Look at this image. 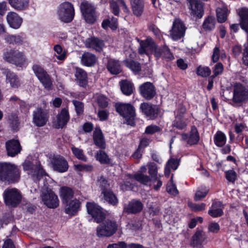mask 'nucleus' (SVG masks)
I'll return each mask as SVG.
<instances>
[{
    "mask_svg": "<svg viewBox=\"0 0 248 248\" xmlns=\"http://www.w3.org/2000/svg\"><path fill=\"white\" fill-rule=\"evenodd\" d=\"M21 170L18 167L9 162H0V181L8 185L19 182Z\"/></svg>",
    "mask_w": 248,
    "mask_h": 248,
    "instance_id": "f257e3e1",
    "label": "nucleus"
},
{
    "mask_svg": "<svg viewBox=\"0 0 248 248\" xmlns=\"http://www.w3.org/2000/svg\"><path fill=\"white\" fill-rule=\"evenodd\" d=\"M116 111L125 120L127 125L136 126V109L131 103L117 102L114 105Z\"/></svg>",
    "mask_w": 248,
    "mask_h": 248,
    "instance_id": "f03ea898",
    "label": "nucleus"
},
{
    "mask_svg": "<svg viewBox=\"0 0 248 248\" xmlns=\"http://www.w3.org/2000/svg\"><path fill=\"white\" fill-rule=\"evenodd\" d=\"M2 58L5 62L18 67H22L27 60L24 52L15 48L7 49L3 53Z\"/></svg>",
    "mask_w": 248,
    "mask_h": 248,
    "instance_id": "7ed1b4c3",
    "label": "nucleus"
},
{
    "mask_svg": "<svg viewBox=\"0 0 248 248\" xmlns=\"http://www.w3.org/2000/svg\"><path fill=\"white\" fill-rule=\"evenodd\" d=\"M3 198L5 205L10 208H16L21 203L22 195L16 188H7L3 192Z\"/></svg>",
    "mask_w": 248,
    "mask_h": 248,
    "instance_id": "20e7f679",
    "label": "nucleus"
},
{
    "mask_svg": "<svg viewBox=\"0 0 248 248\" xmlns=\"http://www.w3.org/2000/svg\"><path fill=\"white\" fill-rule=\"evenodd\" d=\"M248 99V89L241 83L236 82L233 87V96L232 102L229 103L232 106L241 105Z\"/></svg>",
    "mask_w": 248,
    "mask_h": 248,
    "instance_id": "39448f33",
    "label": "nucleus"
},
{
    "mask_svg": "<svg viewBox=\"0 0 248 248\" xmlns=\"http://www.w3.org/2000/svg\"><path fill=\"white\" fill-rule=\"evenodd\" d=\"M139 109L143 115L152 120L161 118L163 114L159 106L148 102L141 103L140 104Z\"/></svg>",
    "mask_w": 248,
    "mask_h": 248,
    "instance_id": "423d86ee",
    "label": "nucleus"
},
{
    "mask_svg": "<svg viewBox=\"0 0 248 248\" xmlns=\"http://www.w3.org/2000/svg\"><path fill=\"white\" fill-rule=\"evenodd\" d=\"M119 225L115 219H107L97 228V235L99 237H110L118 230Z\"/></svg>",
    "mask_w": 248,
    "mask_h": 248,
    "instance_id": "0eeeda50",
    "label": "nucleus"
},
{
    "mask_svg": "<svg viewBox=\"0 0 248 248\" xmlns=\"http://www.w3.org/2000/svg\"><path fill=\"white\" fill-rule=\"evenodd\" d=\"M58 12L60 20L64 23L71 22L75 16L74 7L70 2L66 1L61 4Z\"/></svg>",
    "mask_w": 248,
    "mask_h": 248,
    "instance_id": "6e6552de",
    "label": "nucleus"
},
{
    "mask_svg": "<svg viewBox=\"0 0 248 248\" xmlns=\"http://www.w3.org/2000/svg\"><path fill=\"white\" fill-rule=\"evenodd\" d=\"M32 70L44 88L48 90L51 89L52 81L47 72L42 67L38 64L33 65Z\"/></svg>",
    "mask_w": 248,
    "mask_h": 248,
    "instance_id": "1a4fd4ad",
    "label": "nucleus"
},
{
    "mask_svg": "<svg viewBox=\"0 0 248 248\" xmlns=\"http://www.w3.org/2000/svg\"><path fill=\"white\" fill-rule=\"evenodd\" d=\"M80 9L85 21L90 24H93L96 21L95 8L87 1H82Z\"/></svg>",
    "mask_w": 248,
    "mask_h": 248,
    "instance_id": "9d476101",
    "label": "nucleus"
},
{
    "mask_svg": "<svg viewBox=\"0 0 248 248\" xmlns=\"http://www.w3.org/2000/svg\"><path fill=\"white\" fill-rule=\"evenodd\" d=\"M86 207L88 214L97 223L102 222L106 218L103 208L94 202H87Z\"/></svg>",
    "mask_w": 248,
    "mask_h": 248,
    "instance_id": "9b49d317",
    "label": "nucleus"
},
{
    "mask_svg": "<svg viewBox=\"0 0 248 248\" xmlns=\"http://www.w3.org/2000/svg\"><path fill=\"white\" fill-rule=\"evenodd\" d=\"M49 118L48 111L41 107H38L33 111L32 122L37 127H43L46 125Z\"/></svg>",
    "mask_w": 248,
    "mask_h": 248,
    "instance_id": "f8f14e48",
    "label": "nucleus"
},
{
    "mask_svg": "<svg viewBox=\"0 0 248 248\" xmlns=\"http://www.w3.org/2000/svg\"><path fill=\"white\" fill-rule=\"evenodd\" d=\"M152 50L154 52V56L159 59L161 57L167 62L172 61L174 59L173 53L170 51V48L166 45L157 46L155 44L152 46Z\"/></svg>",
    "mask_w": 248,
    "mask_h": 248,
    "instance_id": "ddd939ff",
    "label": "nucleus"
},
{
    "mask_svg": "<svg viewBox=\"0 0 248 248\" xmlns=\"http://www.w3.org/2000/svg\"><path fill=\"white\" fill-rule=\"evenodd\" d=\"M144 204L140 200L133 199L123 207V212L127 215H137L143 209Z\"/></svg>",
    "mask_w": 248,
    "mask_h": 248,
    "instance_id": "4468645a",
    "label": "nucleus"
},
{
    "mask_svg": "<svg viewBox=\"0 0 248 248\" xmlns=\"http://www.w3.org/2000/svg\"><path fill=\"white\" fill-rule=\"evenodd\" d=\"M186 28L183 22L179 19L174 20L170 34L174 41H178L183 38L185 34Z\"/></svg>",
    "mask_w": 248,
    "mask_h": 248,
    "instance_id": "2eb2a0df",
    "label": "nucleus"
},
{
    "mask_svg": "<svg viewBox=\"0 0 248 248\" xmlns=\"http://www.w3.org/2000/svg\"><path fill=\"white\" fill-rule=\"evenodd\" d=\"M139 91L140 95L146 100H152L156 94L155 86L150 82H146L141 84Z\"/></svg>",
    "mask_w": 248,
    "mask_h": 248,
    "instance_id": "dca6fc26",
    "label": "nucleus"
},
{
    "mask_svg": "<svg viewBox=\"0 0 248 248\" xmlns=\"http://www.w3.org/2000/svg\"><path fill=\"white\" fill-rule=\"evenodd\" d=\"M51 164L53 170L60 173L66 172L69 168L67 161L61 155H54L51 159Z\"/></svg>",
    "mask_w": 248,
    "mask_h": 248,
    "instance_id": "f3484780",
    "label": "nucleus"
},
{
    "mask_svg": "<svg viewBox=\"0 0 248 248\" xmlns=\"http://www.w3.org/2000/svg\"><path fill=\"white\" fill-rule=\"evenodd\" d=\"M42 198L44 204L49 208H56L59 205L58 196L51 189H47Z\"/></svg>",
    "mask_w": 248,
    "mask_h": 248,
    "instance_id": "a211bd4d",
    "label": "nucleus"
},
{
    "mask_svg": "<svg viewBox=\"0 0 248 248\" xmlns=\"http://www.w3.org/2000/svg\"><path fill=\"white\" fill-rule=\"evenodd\" d=\"M5 148L7 155L12 157L19 154L22 150V147L19 140L14 139L6 141Z\"/></svg>",
    "mask_w": 248,
    "mask_h": 248,
    "instance_id": "6ab92c4d",
    "label": "nucleus"
},
{
    "mask_svg": "<svg viewBox=\"0 0 248 248\" xmlns=\"http://www.w3.org/2000/svg\"><path fill=\"white\" fill-rule=\"evenodd\" d=\"M86 47L94 50L96 52L101 53L105 46L103 40L97 37L92 36L86 39L85 42Z\"/></svg>",
    "mask_w": 248,
    "mask_h": 248,
    "instance_id": "aec40b11",
    "label": "nucleus"
},
{
    "mask_svg": "<svg viewBox=\"0 0 248 248\" xmlns=\"http://www.w3.org/2000/svg\"><path fill=\"white\" fill-rule=\"evenodd\" d=\"M181 136L182 139L186 140L187 143L190 146L197 144L200 140L199 133L195 125L191 126L189 133H184Z\"/></svg>",
    "mask_w": 248,
    "mask_h": 248,
    "instance_id": "412c9836",
    "label": "nucleus"
},
{
    "mask_svg": "<svg viewBox=\"0 0 248 248\" xmlns=\"http://www.w3.org/2000/svg\"><path fill=\"white\" fill-rule=\"evenodd\" d=\"M191 15L197 19L201 18L204 13L203 4L200 0H187Z\"/></svg>",
    "mask_w": 248,
    "mask_h": 248,
    "instance_id": "4be33fe9",
    "label": "nucleus"
},
{
    "mask_svg": "<svg viewBox=\"0 0 248 248\" xmlns=\"http://www.w3.org/2000/svg\"><path fill=\"white\" fill-rule=\"evenodd\" d=\"M206 238V234L203 231L197 228L195 232L191 237L190 246L193 248H203V243Z\"/></svg>",
    "mask_w": 248,
    "mask_h": 248,
    "instance_id": "5701e85b",
    "label": "nucleus"
},
{
    "mask_svg": "<svg viewBox=\"0 0 248 248\" xmlns=\"http://www.w3.org/2000/svg\"><path fill=\"white\" fill-rule=\"evenodd\" d=\"M225 205L222 202L214 200L213 201L211 206L208 211V215L213 218L218 217L224 214L223 209Z\"/></svg>",
    "mask_w": 248,
    "mask_h": 248,
    "instance_id": "b1692460",
    "label": "nucleus"
},
{
    "mask_svg": "<svg viewBox=\"0 0 248 248\" xmlns=\"http://www.w3.org/2000/svg\"><path fill=\"white\" fill-rule=\"evenodd\" d=\"M81 204V202L77 198H75L64 204V212L71 216H76L80 210Z\"/></svg>",
    "mask_w": 248,
    "mask_h": 248,
    "instance_id": "393cba45",
    "label": "nucleus"
},
{
    "mask_svg": "<svg viewBox=\"0 0 248 248\" xmlns=\"http://www.w3.org/2000/svg\"><path fill=\"white\" fill-rule=\"evenodd\" d=\"M74 75L76 78L75 80L78 85L86 88L88 83L87 73L84 69L77 67Z\"/></svg>",
    "mask_w": 248,
    "mask_h": 248,
    "instance_id": "a878e982",
    "label": "nucleus"
},
{
    "mask_svg": "<svg viewBox=\"0 0 248 248\" xmlns=\"http://www.w3.org/2000/svg\"><path fill=\"white\" fill-rule=\"evenodd\" d=\"M94 144L99 148L104 150L106 148V143L103 132L100 128L96 127L93 133Z\"/></svg>",
    "mask_w": 248,
    "mask_h": 248,
    "instance_id": "bb28decb",
    "label": "nucleus"
},
{
    "mask_svg": "<svg viewBox=\"0 0 248 248\" xmlns=\"http://www.w3.org/2000/svg\"><path fill=\"white\" fill-rule=\"evenodd\" d=\"M75 192L73 189L67 186H62L60 189V197L64 205L73 200Z\"/></svg>",
    "mask_w": 248,
    "mask_h": 248,
    "instance_id": "cd10ccee",
    "label": "nucleus"
},
{
    "mask_svg": "<svg viewBox=\"0 0 248 248\" xmlns=\"http://www.w3.org/2000/svg\"><path fill=\"white\" fill-rule=\"evenodd\" d=\"M6 19L10 27L17 29L19 28L22 23V19L17 14L14 12H10L8 13Z\"/></svg>",
    "mask_w": 248,
    "mask_h": 248,
    "instance_id": "c85d7f7f",
    "label": "nucleus"
},
{
    "mask_svg": "<svg viewBox=\"0 0 248 248\" xmlns=\"http://www.w3.org/2000/svg\"><path fill=\"white\" fill-rule=\"evenodd\" d=\"M70 119V115L68 109L62 108L60 113L57 116V128H62L65 126Z\"/></svg>",
    "mask_w": 248,
    "mask_h": 248,
    "instance_id": "c756f323",
    "label": "nucleus"
},
{
    "mask_svg": "<svg viewBox=\"0 0 248 248\" xmlns=\"http://www.w3.org/2000/svg\"><path fill=\"white\" fill-rule=\"evenodd\" d=\"M238 15L240 17V26L241 29L248 33V8H241L239 10Z\"/></svg>",
    "mask_w": 248,
    "mask_h": 248,
    "instance_id": "7c9ffc66",
    "label": "nucleus"
},
{
    "mask_svg": "<svg viewBox=\"0 0 248 248\" xmlns=\"http://www.w3.org/2000/svg\"><path fill=\"white\" fill-rule=\"evenodd\" d=\"M106 67L108 71L112 75H117L122 72L121 64L118 60L109 59Z\"/></svg>",
    "mask_w": 248,
    "mask_h": 248,
    "instance_id": "2f4dec72",
    "label": "nucleus"
},
{
    "mask_svg": "<svg viewBox=\"0 0 248 248\" xmlns=\"http://www.w3.org/2000/svg\"><path fill=\"white\" fill-rule=\"evenodd\" d=\"M97 62L96 56L90 52H84L81 57V62L82 64L88 67L94 66Z\"/></svg>",
    "mask_w": 248,
    "mask_h": 248,
    "instance_id": "473e14b6",
    "label": "nucleus"
},
{
    "mask_svg": "<svg viewBox=\"0 0 248 248\" xmlns=\"http://www.w3.org/2000/svg\"><path fill=\"white\" fill-rule=\"evenodd\" d=\"M131 4L133 14L137 17L141 16L144 6L143 0H131Z\"/></svg>",
    "mask_w": 248,
    "mask_h": 248,
    "instance_id": "72a5a7b5",
    "label": "nucleus"
},
{
    "mask_svg": "<svg viewBox=\"0 0 248 248\" xmlns=\"http://www.w3.org/2000/svg\"><path fill=\"white\" fill-rule=\"evenodd\" d=\"M123 93L126 96L131 95L133 93L134 84L127 79H123L119 82Z\"/></svg>",
    "mask_w": 248,
    "mask_h": 248,
    "instance_id": "f704fd0d",
    "label": "nucleus"
},
{
    "mask_svg": "<svg viewBox=\"0 0 248 248\" xmlns=\"http://www.w3.org/2000/svg\"><path fill=\"white\" fill-rule=\"evenodd\" d=\"M103 199L108 204L113 206H117L119 203V199L112 189L102 194Z\"/></svg>",
    "mask_w": 248,
    "mask_h": 248,
    "instance_id": "c9c22d12",
    "label": "nucleus"
},
{
    "mask_svg": "<svg viewBox=\"0 0 248 248\" xmlns=\"http://www.w3.org/2000/svg\"><path fill=\"white\" fill-rule=\"evenodd\" d=\"M12 7L17 11L25 10L29 5V0H8Z\"/></svg>",
    "mask_w": 248,
    "mask_h": 248,
    "instance_id": "e433bc0d",
    "label": "nucleus"
},
{
    "mask_svg": "<svg viewBox=\"0 0 248 248\" xmlns=\"http://www.w3.org/2000/svg\"><path fill=\"white\" fill-rule=\"evenodd\" d=\"M6 82L9 83L11 87L17 88L20 86V82L18 76L14 72L9 71L6 74Z\"/></svg>",
    "mask_w": 248,
    "mask_h": 248,
    "instance_id": "4c0bfd02",
    "label": "nucleus"
},
{
    "mask_svg": "<svg viewBox=\"0 0 248 248\" xmlns=\"http://www.w3.org/2000/svg\"><path fill=\"white\" fill-rule=\"evenodd\" d=\"M216 22L217 20L215 16H208L205 18L202 27L205 31H212L215 29Z\"/></svg>",
    "mask_w": 248,
    "mask_h": 248,
    "instance_id": "58836bf2",
    "label": "nucleus"
},
{
    "mask_svg": "<svg viewBox=\"0 0 248 248\" xmlns=\"http://www.w3.org/2000/svg\"><path fill=\"white\" fill-rule=\"evenodd\" d=\"M226 140L227 138L225 134L221 131H217L214 135V143L218 147L224 146L226 143Z\"/></svg>",
    "mask_w": 248,
    "mask_h": 248,
    "instance_id": "ea45409f",
    "label": "nucleus"
},
{
    "mask_svg": "<svg viewBox=\"0 0 248 248\" xmlns=\"http://www.w3.org/2000/svg\"><path fill=\"white\" fill-rule=\"evenodd\" d=\"M96 159L101 164L108 165L110 163L111 159L103 150H99L95 154Z\"/></svg>",
    "mask_w": 248,
    "mask_h": 248,
    "instance_id": "a19ab883",
    "label": "nucleus"
},
{
    "mask_svg": "<svg viewBox=\"0 0 248 248\" xmlns=\"http://www.w3.org/2000/svg\"><path fill=\"white\" fill-rule=\"evenodd\" d=\"M125 65L131 71L138 73L141 70V65L140 62L134 60L127 59L124 61Z\"/></svg>",
    "mask_w": 248,
    "mask_h": 248,
    "instance_id": "79ce46f5",
    "label": "nucleus"
},
{
    "mask_svg": "<svg viewBox=\"0 0 248 248\" xmlns=\"http://www.w3.org/2000/svg\"><path fill=\"white\" fill-rule=\"evenodd\" d=\"M97 182L102 194L104 193L105 192H108L112 189L110 187V184L108 180L104 176L102 175L98 178Z\"/></svg>",
    "mask_w": 248,
    "mask_h": 248,
    "instance_id": "37998d69",
    "label": "nucleus"
},
{
    "mask_svg": "<svg viewBox=\"0 0 248 248\" xmlns=\"http://www.w3.org/2000/svg\"><path fill=\"white\" fill-rule=\"evenodd\" d=\"M6 42L11 45H22L23 42V38L20 35H8L5 37Z\"/></svg>",
    "mask_w": 248,
    "mask_h": 248,
    "instance_id": "c03bdc74",
    "label": "nucleus"
},
{
    "mask_svg": "<svg viewBox=\"0 0 248 248\" xmlns=\"http://www.w3.org/2000/svg\"><path fill=\"white\" fill-rule=\"evenodd\" d=\"M74 169L77 172H91L93 170V167L90 164H84L79 163L74 165Z\"/></svg>",
    "mask_w": 248,
    "mask_h": 248,
    "instance_id": "a18cd8bd",
    "label": "nucleus"
},
{
    "mask_svg": "<svg viewBox=\"0 0 248 248\" xmlns=\"http://www.w3.org/2000/svg\"><path fill=\"white\" fill-rule=\"evenodd\" d=\"M196 73L199 76L202 78H207L211 76V70L208 66L199 65L196 68Z\"/></svg>",
    "mask_w": 248,
    "mask_h": 248,
    "instance_id": "49530a36",
    "label": "nucleus"
},
{
    "mask_svg": "<svg viewBox=\"0 0 248 248\" xmlns=\"http://www.w3.org/2000/svg\"><path fill=\"white\" fill-rule=\"evenodd\" d=\"M209 191V189L205 186L199 187L195 194L194 200L198 201L205 198L208 194Z\"/></svg>",
    "mask_w": 248,
    "mask_h": 248,
    "instance_id": "de8ad7c7",
    "label": "nucleus"
},
{
    "mask_svg": "<svg viewBox=\"0 0 248 248\" xmlns=\"http://www.w3.org/2000/svg\"><path fill=\"white\" fill-rule=\"evenodd\" d=\"M155 44L154 42L151 43V42L148 40H141L140 43V47L139 48V53L140 54H144L147 53L146 48L150 47L152 49V46Z\"/></svg>",
    "mask_w": 248,
    "mask_h": 248,
    "instance_id": "09e8293b",
    "label": "nucleus"
},
{
    "mask_svg": "<svg viewBox=\"0 0 248 248\" xmlns=\"http://www.w3.org/2000/svg\"><path fill=\"white\" fill-rule=\"evenodd\" d=\"M108 98L105 95L101 94L98 95L96 99V102L100 108L104 109L108 106Z\"/></svg>",
    "mask_w": 248,
    "mask_h": 248,
    "instance_id": "8fccbe9b",
    "label": "nucleus"
},
{
    "mask_svg": "<svg viewBox=\"0 0 248 248\" xmlns=\"http://www.w3.org/2000/svg\"><path fill=\"white\" fill-rule=\"evenodd\" d=\"M132 178L142 184H146L151 180L150 176L144 175L141 172H139L135 173Z\"/></svg>",
    "mask_w": 248,
    "mask_h": 248,
    "instance_id": "3c124183",
    "label": "nucleus"
},
{
    "mask_svg": "<svg viewBox=\"0 0 248 248\" xmlns=\"http://www.w3.org/2000/svg\"><path fill=\"white\" fill-rule=\"evenodd\" d=\"M71 150L72 153L78 159L84 162H86L87 161V157L84 154L82 150L76 147H73L71 148Z\"/></svg>",
    "mask_w": 248,
    "mask_h": 248,
    "instance_id": "603ef678",
    "label": "nucleus"
},
{
    "mask_svg": "<svg viewBox=\"0 0 248 248\" xmlns=\"http://www.w3.org/2000/svg\"><path fill=\"white\" fill-rule=\"evenodd\" d=\"M148 173L151 179L153 180H156L157 179V168L154 162H151L148 166Z\"/></svg>",
    "mask_w": 248,
    "mask_h": 248,
    "instance_id": "864d4df0",
    "label": "nucleus"
},
{
    "mask_svg": "<svg viewBox=\"0 0 248 248\" xmlns=\"http://www.w3.org/2000/svg\"><path fill=\"white\" fill-rule=\"evenodd\" d=\"M173 176L172 174L171 178L167 185V191L172 195H177L179 193V191L177 189L175 184L173 181Z\"/></svg>",
    "mask_w": 248,
    "mask_h": 248,
    "instance_id": "5fc2aeb1",
    "label": "nucleus"
},
{
    "mask_svg": "<svg viewBox=\"0 0 248 248\" xmlns=\"http://www.w3.org/2000/svg\"><path fill=\"white\" fill-rule=\"evenodd\" d=\"M35 168L36 169V170L35 171L34 175L36 176L38 181L40 180L43 178V177L47 175V173L43 168V167L41 164H39L38 165H36Z\"/></svg>",
    "mask_w": 248,
    "mask_h": 248,
    "instance_id": "6e6d98bb",
    "label": "nucleus"
},
{
    "mask_svg": "<svg viewBox=\"0 0 248 248\" xmlns=\"http://www.w3.org/2000/svg\"><path fill=\"white\" fill-rule=\"evenodd\" d=\"M54 50L58 54L56 56L57 59L60 61L64 60L66 57L65 51H63V49L62 46L60 45H56L54 46Z\"/></svg>",
    "mask_w": 248,
    "mask_h": 248,
    "instance_id": "4d7b16f0",
    "label": "nucleus"
},
{
    "mask_svg": "<svg viewBox=\"0 0 248 248\" xmlns=\"http://www.w3.org/2000/svg\"><path fill=\"white\" fill-rule=\"evenodd\" d=\"M225 178L229 182L234 183L237 178V174L233 170H230L225 172Z\"/></svg>",
    "mask_w": 248,
    "mask_h": 248,
    "instance_id": "13d9d810",
    "label": "nucleus"
},
{
    "mask_svg": "<svg viewBox=\"0 0 248 248\" xmlns=\"http://www.w3.org/2000/svg\"><path fill=\"white\" fill-rule=\"evenodd\" d=\"M162 129L156 125L151 124L147 126L145 130V133L148 135H153L155 133L160 132Z\"/></svg>",
    "mask_w": 248,
    "mask_h": 248,
    "instance_id": "bf43d9fd",
    "label": "nucleus"
},
{
    "mask_svg": "<svg viewBox=\"0 0 248 248\" xmlns=\"http://www.w3.org/2000/svg\"><path fill=\"white\" fill-rule=\"evenodd\" d=\"M73 104L74 105L76 113L78 115H80L83 114L84 112V104L83 102L74 100L72 101Z\"/></svg>",
    "mask_w": 248,
    "mask_h": 248,
    "instance_id": "052dcab7",
    "label": "nucleus"
},
{
    "mask_svg": "<svg viewBox=\"0 0 248 248\" xmlns=\"http://www.w3.org/2000/svg\"><path fill=\"white\" fill-rule=\"evenodd\" d=\"M224 70V66L221 62H217L213 69V74L212 76L216 78L218 76L222 74Z\"/></svg>",
    "mask_w": 248,
    "mask_h": 248,
    "instance_id": "680f3d73",
    "label": "nucleus"
},
{
    "mask_svg": "<svg viewBox=\"0 0 248 248\" xmlns=\"http://www.w3.org/2000/svg\"><path fill=\"white\" fill-rule=\"evenodd\" d=\"M186 111V108L185 106L182 104H179L178 106L177 110V114L176 118L180 120L182 119Z\"/></svg>",
    "mask_w": 248,
    "mask_h": 248,
    "instance_id": "e2e57ef3",
    "label": "nucleus"
},
{
    "mask_svg": "<svg viewBox=\"0 0 248 248\" xmlns=\"http://www.w3.org/2000/svg\"><path fill=\"white\" fill-rule=\"evenodd\" d=\"M109 6L111 12L116 16H118L120 14L119 6L116 1L112 0L109 2Z\"/></svg>",
    "mask_w": 248,
    "mask_h": 248,
    "instance_id": "0e129e2a",
    "label": "nucleus"
},
{
    "mask_svg": "<svg viewBox=\"0 0 248 248\" xmlns=\"http://www.w3.org/2000/svg\"><path fill=\"white\" fill-rule=\"evenodd\" d=\"M107 248H129V246L124 241H119L117 243L108 244Z\"/></svg>",
    "mask_w": 248,
    "mask_h": 248,
    "instance_id": "69168bd1",
    "label": "nucleus"
},
{
    "mask_svg": "<svg viewBox=\"0 0 248 248\" xmlns=\"http://www.w3.org/2000/svg\"><path fill=\"white\" fill-rule=\"evenodd\" d=\"M13 219V216L9 213H5L0 220V222L2 225L4 224L8 225Z\"/></svg>",
    "mask_w": 248,
    "mask_h": 248,
    "instance_id": "338daca9",
    "label": "nucleus"
},
{
    "mask_svg": "<svg viewBox=\"0 0 248 248\" xmlns=\"http://www.w3.org/2000/svg\"><path fill=\"white\" fill-rule=\"evenodd\" d=\"M172 126L179 130H183L186 127V124L182 119L181 120L178 119V120H174L173 121Z\"/></svg>",
    "mask_w": 248,
    "mask_h": 248,
    "instance_id": "774afa93",
    "label": "nucleus"
}]
</instances>
